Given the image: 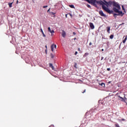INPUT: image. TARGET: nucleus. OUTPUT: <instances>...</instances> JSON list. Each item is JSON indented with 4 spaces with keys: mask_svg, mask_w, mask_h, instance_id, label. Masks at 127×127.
Segmentation results:
<instances>
[{
    "mask_svg": "<svg viewBox=\"0 0 127 127\" xmlns=\"http://www.w3.org/2000/svg\"><path fill=\"white\" fill-rule=\"evenodd\" d=\"M41 32H42L43 37H46V35H45V34H44V32H43V30L42 28L40 29Z\"/></svg>",
    "mask_w": 127,
    "mask_h": 127,
    "instance_id": "obj_15",
    "label": "nucleus"
},
{
    "mask_svg": "<svg viewBox=\"0 0 127 127\" xmlns=\"http://www.w3.org/2000/svg\"><path fill=\"white\" fill-rule=\"evenodd\" d=\"M127 37H125V38L123 40V43H126V41H127Z\"/></svg>",
    "mask_w": 127,
    "mask_h": 127,
    "instance_id": "obj_22",
    "label": "nucleus"
},
{
    "mask_svg": "<svg viewBox=\"0 0 127 127\" xmlns=\"http://www.w3.org/2000/svg\"><path fill=\"white\" fill-rule=\"evenodd\" d=\"M111 83H112V81H109L108 82V84H111Z\"/></svg>",
    "mask_w": 127,
    "mask_h": 127,
    "instance_id": "obj_42",
    "label": "nucleus"
},
{
    "mask_svg": "<svg viewBox=\"0 0 127 127\" xmlns=\"http://www.w3.org/2000/svg\"><path fill=\"white\" fill-rule=\"evenodd\" d=\"M105 11H106V12H108V13H110V14H111V13H112V14H114V11L113 10H111L109 8L107 7L105 8Z\"/></svg>",
    "mask_w": 127,
    "mask_h": 127,
    "instance_id": "obj_4",
    "label": "nucleus"
},
{
    "mask_svg": "<svg viewBox=\"0 0 127 127\" xmlns=\"http://www.w3.org/2000/svg\"><path fill=\"white\" fill-rule=\"evenodd\" d=\"M69 7L71 8H75V6L73 4L69 5Z\"/></svg>",
    "mask_w": 127,
    "mask_h": 127,
    "instance_id": "obj_20",
    "label": "nucleus"
},
{
    "mask_svg": "<svg viewBox=\"0 0 127 127\" xmlns=\"http://www.w3.org/2000/svg\"><path fill=\"white\" fill-rule=\"evenodd\" d=\"M49 127H54V126L53 125H51V126H50Z\"/></svg>",
    "mask_w": 127,
    "mask_h": 127,
    "instance_id": "obj_43",
    "label": "nucleus"
},
{
    "mask_svg": "<svg viewBox=\"0 0 127 127\" xmlns=\"http://www.w3.org/2000/svg\"><path fill=\"white\" fill-rule=\"evenodd\" d=\"M85 92H86V90H84L82 93H85Z\"/></svg>",
    "mask_w": 127,
    "mask_h": 127,
    "instance_id": "obj_44",
    "label": "nucleus"
},
{
    "mask_svg": "<svg viewBox=\"0 0 127 127\" xmlns=\"http://www.w3.org/2000/svg\"><path fill=\"white\" fill-rule=\"evenodd\" d=\"M56 14V13L54 12H52V14H53V15H54Z\"/></svg>",
    "mask_w": 127,
    "mask_h": 127,
    "instance_id": "obj_31",
    "label": "nucleus"
},
{
    "mask_svg": "<svg viewBox=\"0 0 127 127\" xmlns=\"http://www.w3.org/2000/svg\"><path fill=\"white\" fill-rule=\"evenodd\" d=\"M107 71H111V68H107Z\"/></svg>",
    "mask_w": 127,
    "mask_h": 127,
    "instance_id": "obj_32",
    "label": "nucleus"
},
{
    "mask_svg": "<svg viewBox=\"0 0 127 127\" xmlns=\"http://www.w3.org/2000/svg\"><path fill=\"white\" fill-rule=\"evenodd\" d=\"M89 26L91 29H94V28H95V26L94 25V24H93V23L90 22L89 23Z\"/></svg>",
    "mask_w": 127,
    "mask_h": 127,
    "instance_id": "obj_9",
    "label": "nucleus"
},
{
    "mask_svg": "<svg viewBox=\"0 0 127 127\" xmlns=\"http://www.w3.org/2000/svg\"><path fill=\"white\" fill-rule=\"evenodd\" d=\"M48 30L49 32H50L51 31V29L50 28V27H49L48 28Z\"/></svg>",
    "mask_w": 127,
    "mask_h": 127,
    "instance_id": "obj_26",
    "label": "nucleus"
},
{
    "mask_svg": "<svg viewBox=\"0 0 127 127\" xmlns=\"http://www.w3.org/2000/svg\"><path fill=\"white\" fill-rule=\"evenodd\" d=\"M70 16H72V14H70Z\"/></svg>",
    "mask_w": 127,
    "mask_h": 127,
    "instance_id": "obj_51",
    "label": "nucleus"
},
{
    "mask_svg": "<svg viewBox=\"0 0 127 127\" xmlns=\"http://www.w3.org/2000/svg\"><path fill=\"white\" fill-rule=\"evenodd\" d=\"M49 67L50 68H51L52 70H54V66L52 64L49 63Z\"/></svg>",
    "mask_w": 127,
    "mask_h": 127,
    "instance_id": "obj_14",
    "label": "nucleus"
},
{
    "mask_svg": "<svg viewBox=\"0 0 127 127\" xmlns=\"http://www.w3.org/2000/svg\"><path fill=\"white\" fill-rule=\"evenodd\" d=\"M88 55H89V53H85V54H84V55H83V57H87V56H88Z\"/></svg>",
    "mask_w": 127,
    "mask_h": 127,
    "instance_id": "obj_21",
    "label": "nucleus"
},
{
    "mask_svg": "<svg viewBox=\"0 0 127 127\" xmlns=\"http://www.w3.org/2000/svg\"><path fill=\"white\" fill-rule=\"evenodd\" d=\"M73 35H76V32H73Z\"/></svg>",
    "mask_w": 127,
    "mask_h": 127,
    "instance_id": "obj_37",
    "label": "nucleus"
},
{
    "mask_svg": "<svg viewBox=\"0 0 127 127\" xmlns=\"http://www.w3.org/2000/svg\"><path fill=\"white\" fill-rule=\"evenodd\" d=\"M110 39H113L114 38V35L112 34L110 36Z\"/></svg>",
    "mask_w": 127,
    "mask_h": 127,
    "instance_id": "obj_25",
    "label": "nucleus"
},
{
    "mask_svg": "<svg viewBox=\"0 0 127 127\" xmlns=\"http://www.w3.org/2000/svg\"><path fill=\"white\" fill-rule=\"evenodd\" d=\"M77 54H78V52H75L74 55H76Z\"/></svg>",
    "mask_w": 127,
    "mask_h": 127,
    "instance_id": "obj_35",
    "label": "nucleus"
},
{
    "mask_svg": "<svg viewBox=\"0 0 127 127\" xmlns=\"http://www.w3.org/2000/svg\"><path fill=\"white\" fill-rule=\"evenodd\" d=\"M99 105L98 107L102 109V108H104V105L105 104L104 103V101L99 100L98 101Z\"/></svg>",
    "mask_w": 127,
    "mask_h": 127,
    "instance_id": "obj_2",
    "label": "nucleus"
},
{
    "mask_svg": "<svg viewBox=\"0 0 127 127\" xmlns=\"http://www.w3.org/2000/svg\"><path fill=\"white\" fill-rule=\"evenodd\" d=\"M62 35L63 37H65V36H66V32H65V31H63Z\"/></svg>",
    "mask_w": 127,
    "mask_h": 127,
    "instance_id": "obj_16",
    "label": "nucleus"
},
{
    "mask_svg": "<svg viewBox=\"0 0 127 127\" xmlns=\"http://www.w3.org/2000/svg\"><path fill=\"white\" fill-rule=\"evenodd\" d=\"M120 9L119 8H117L116 7H114L113 10L115 12H116V13L118 14H114L115 15H117L118 16H123L124 14H125V13L123 12L122 11H120Z\"/></svg>",
    "mask_w": 127,
    "mask_h": 127,
    "instance_id": "obj_1",
    "label": "nucleus"
},
{
    "mask_svg": "<svg viewBox=\"0 0 127 127\" xmlns=\"http://www.w3.org/2000/svg\"><path fill=\"white\" fill-rule=\"evenodd\" d=\"M101 51H104V49H102Z\"/></svg>",
    "mask_w": 127,
    "mask_h": 127,
    "instance_id": "obj_48",
    "label": "nucleus"
},
{
    "mask_svg": "<svg viewBox=\"0 0 127 127\" xmlns=\"http://www.w3.org/2000/svg\"><path fill=\"white\" fill-rule=\"evenodd\" d=\"M86 1L88 2V3H95L96 0H85Z\"/></svg>",
    "mask_w": 127,
    "mask_h": 127,
    "instance_id": "obj_7",
    "label": "nucleus"
},
{
    "mask_svg": "<svg viewBox=\"0 0 127 127\" xmlns=\"http://www.w3.org/2000/svg\"><path fill=\"white\" fill-rule=\"evenodd\" d=\"M117 95H119V93H117Z\"/></svg>",
    "mask_w": 127,
    "mask_h": 127,
    "instance_id": "obj_53",
    "label": "nucleus"
},
{
    "mask_svg": "<svg viewBox=\"0 0 127 127\" xmlns=\"http://www.w3.org/2000/svg\"><path fill=\"white\" fill-rule=\"evenodd\" d=\"M106 28H107V32H108L109 34L111 33V27L108 26V27H107Z\"/></svg>",
    "mask_w": 127,
    "mask_h": 127,
    "instance_id": "obj_11",
    "label": "nucleus"
},
{
    "mask_svg": "<svg viewBox=\"0 0 127 127\" xmlns=\"http://www.w3.org/2000/svg\"><path fill=\"white\" fill-rule=\"evenodd\" d=\"M115 14H118V13H113V16L115 17V18H117V15H115Z\"/></svg>",
    "mask_w": 127,
    "mask_h": 127,
    "instance_id": "obj_24",
    "label": "nucleus"
},
{
    "mask_svg": "<svg viewBox=\"0 0 127 127\" xmlns=\"http://www.w3.org/2000/svg\"><path fill=\"white\" fill-rule=\"evenodd\" d=\"M43 7L44 8H46V7H48V5L43 6Z\"/></svg>",
    "mask_w": 127,
    "mask_h": 127,
    "instance_id": "obj_29",
    "label": "nucleus"
},
{
    "mask_svg": "<svg viewBox=\"0 0 127 127\" xmlns=\"http://www.w3.org/2000/svg\"><path fill=\"white\" fill-rule=\"evenodd\" d=\"M123 99H124V100H125V101H126V100H127V99L126 98V96H124V97L123 98Z\"/></svg>",
    "mask_w": 127,
    "mask_h": 127,
    "instance_id": "obj_36",
    "label": "nucleus"
},
{
    "mask_svg": "<svg viewBox=\"0 0 127 127\" xmlns=\"http://www.w3.org/2000/svg\"><path fill=\"white\" fill-rule=\"evenodd\" d=\"M12 3H13V2H9L8 3V5H9V7H12Z\"/></svg>",
    "mask_w": 127,
    "mask_h": 127,
    "instance_id": "obj_17",
    "label": "nucleus"
},
{
    "mask_svg": "<svg viewBox=\"0 0 127 127\" xmlns=\"http://www.w3.org/2000/svg\"><path fill=\"white\" fill-rule=\"evenodd\" d=\"M50 11V8L48 10L47 12H49Z\"/></svg>",
    "mask_w": 127,
    "mask_h": 127,
    "instance_id": "obj_39",
    "label": "nucleus"
},
{
    "mask_svg": "<svg viewBox=\"0 0 127 127\" xmlns=\"http://www.w3.org/2000/svg\"><path fill=\"white\" fill-rule=\"evenodd\" d=\"M103 59H104V57H101V60L102 61V60H103Z\"/></svg>",
    "mask_w": 127,
    "mask_h": 127,
    "instance_id": "obj_40",
    "label": "nucleus"
},
{
    "mask_svg": "<svg viewBox=\"0 0 127 127\" xmlns=\"http://www.w3.org/2000/svg\"><path fill=\"white\" fill-rule=\"evenodd\" d=\"M124 24H125V23H122V24H120L119 25V26H121V25H124Z\"/></svg>",
    "mask_w": 127,
    "mask_h": 127,
    "instance_id": "obj_33",
    "label": "nucleus"
},
{
    "mask_svg": "<svg viewBox=\"0 0 127 127\" xmlns=\"http://www.w3.org/2000/svg\"><path fill=\"white\" fill-rule=\"evenodd\" d=\"M118 97L120 98V100H121V102L127 103V101H126L125 99L124 98L122 97L121 96L118 95Z\"/></svg>",
    "mask_w": 127,
    "mask_h": 127,
    "instance_id": "obj_8",
    "label": "nucleus"
},
{
    "mask_svg": "<svg viewBox=\"0 0 127 127\" xmlns=\"http://www.w3.org/2000/svg\"><path fill=\"white\" fill-rule=\"evenodd\" d=\"M99 13L101 15V16H103V17H106V16H107L106 14L104 13V12H103V10L99 11Z\"/></svg>",
    "mask_w": 127,
    "mask_h": 127,
    "instance_id": "obj_6",
    "label": "nucleus"
},
{
    "mask_svg": "<svg viewBox=\"0 0 127 127\" xmlns=\"http://www.w3.org/2000/svg\"><path fill=\"white\" fill-rule=\"evenodd\" d=\"M122 9L123 10H124V11L126 12V9H125V7L123 8Z\"/></svg>",
    "mask_w": 127,
    "mask_h": 127,
    "instance_id": "obj_34",
    "label": "nucleus"
},
{
    "mask_svg": "<svg viewBox=\"0 0 127 127\" xmlns=\"http://www.w3.org/2000/svg\"><path fill=\"white\" fill-rule=\"evenodd\" d=\"M107 59V58H105V59H104V60H106Z\"/></svg>",
    "mask_w": 127,
    "mask_h": 127,
    "instance_id": "obj_52",
    "label": "nucleus"
},
{
    "mask_svg": "<svg viewBox=\"0 0 127 127\" xmlns=\"http://www.w3.org/2000/svg\"><path fill=\"white\" fill-rule=\"evenodd\" d=\"M99 85H100V86H102V87H105V83H104V82L99 83Z\"/></svg>",
    "mask_w": 127,
    "mask_h": 127,
    "instance_id": "obj_18",
    "label": "nucleus"
},
{
    "mask_svg": "<svg viewBox=\"0 0 127 127\" xmlns=\"http://www.w3.org/2000/svg\"><path fill=\"white\" fill-rule=\"evenodd\" d=\"M66 17H67V15H66Z\"/></svg>",
    "mask_w": 127,
    "mask_h": 127,
    "instance_id": "obj_54",
    "label": "nucleus"
},
{
    "mask_svg": "<svg viewBox=\"0 0 127 127\" xmlns=\"http://www.w3.org/2000/svg\"><path fill=\"white\" fill-rule=\"evenodd\" d=\"M114 4V2H113L112 0H110L108 1V6H111Z\"/></svg>",
    "mask_w": 127,
    "mask_h": 127,
    "instance_id": "obj_12",
    "label": "nucleus"
},
{
    "mask_svg": "<svg viewBox=\"0 0 127 127\" xmlns=\"http://www.w3.org/2000/svg\"><path fill=\"white\" fill-rule=\"evenodd\" d=\"M89 45H92V43H91V42H90V43H89Z\"/></svg>",
    "mask_w": 127,
    "mask_h": 127,
    "instance_id": "obj_46",
    "label": "nucleus"
},
{
    "mask_svg": "<svg viewBox=\"0 0 127 127\" xmlns=\"http://www.w3.org/2000/svg\"><path fill=\"white\" fill-rule=\"evenodd\" d=\"M104 5H106L107 7H109V2L107 1L106 0H104Z\"/></svg>",
    "mask_w": 127,
    "mask_h": 127,
    "instance_id": "obj_13",
    "label": "nucleus"
},
{
    "mask_svg": "<svg viewBox=\"0 0 127 127\" xmlns=\"http://www.w3.org/2000/svg\"><path fill=\"white\" fill-rule=\"evenodd\" d=\"M74 40H76V39H77V38H74Z\"/></svg>",
    "mask_w": 127,
    "mask_h": 127,
    "instance_id": "obj_47",
    "label": "nucleus"
},
{
    "mask_svg": "<svg viewBox=\"0 0 127 127\" xmlns=\"http://www.w3.org/2000/svg\"><path fill=\"white\" fill-rule=\"evenodd\" d=\"M99 3L101 5H102L103 9L105 10L106 8H107V7L105 6V2L104 1L101 0L100 1H99Z\"/></svg>",
    "mask_w": 127,
    "mask_h": 127,
    "instance_id": "obj_3",
    "label": "nucleus"
},
{
    "mask_svg": "<svg viewBox=\"0 0 127 127\" xmlns=\"http://www.w3.org/2000/svg\"><path fill=\"white\" fill-rule=\"evenodd\" d=\"M113 6L117 7V8H119V9H121V6L120 4H118V3L116 2L115 1H113Z\"/></svg>",
    "mask_w": 127,
    "mask_h": 127,
    "instance_id": "obj_5",
    "label": "nucleus"
},
{
    "mask_svg": "<svg viewBox=\"0 0 127 127\" xmlns=\"http://www.w3.org/2000/svg\"><path fill=\"white\" fill-rule=\"evenodd\" d=\"M46 49H47V46H45Z\"/></svg>",
    "mask_w": 127,
    "mask_h": 127,
    "instance_id": "obj_50",
    "label": "nucleus"
},
{
    "mask_svg": "<svg viewBox=\"0 0 127 127\" xmlns=\"http://www.w3.org/2000/svg\"><path fill=\"white\" fill-rule=\"evenodd\" d=\"M87 6L88 7V8H91V5L90 4H87Z\"/></svg>",
    "mask_w": 127,
    "mask_h": 127,
    "instance_id": "obj_27",
    "label": "nucleus"
},
{
    "mask_svg": "<svg viewBox=\"0 0 127 127\" xmlns=\"http://www.w3.org/2000/svg\"><path fill=\"white\" fill-rule=\"evenodd\" d=\"M18 3V0H17L16 1V4H17Z\"/></svg>",
    "mask_w": 127,
    "mask_h": 127,
    "instance_id": "obj_41",
    "label": "nucleus"
},
{
    "mask_svg": "<svg viewBox=\"0 0 127 127\" xmlns=\"http://www.w3.org/2000/svg\"><path fill=\"white\" fill-rule=\"evenodd\" d=\"M78 51H81V49H80V48H78Z\"/></svg>",
    "mask_w": 127,
    "mask_h": 127,
    "instance_id": "obj_38",
    "label": "nucleus"
},
{
    "mask_svg": "<svg viewBox=\"0 0 127 127\" xmlns=\"http://www.w3.org/2000/svg\"><path fill=\"white\" fill-rule=\"evenodd\" d=\"M56 47H57L56 45H52V46H51V50H52V51L53 52L54 50V48H56Z\"/></svg>",
    "mask_w": 127,
    "mask_h": 127,
    "instance_id": "obj_10",
    "label": "nucleus"
},
{
    "mask_svg": "<svg viewBox=\"0 0 127 127\" xmlns=\"http://www.w3.org/2000/svg\"><path fill=\"white\" fill-rule=\"evenodd\" d=\"M115 127H120V125H119V124H115Z\"/></svg>",
    "mask_w": 127,
    "mask_h": 127,
    "instance_id": "obj_28",
    "label": "nucleus"
},
{
    "mask_svg": "<svg viewBox=\"0 0 127 127\" xmlns=\"http://www.w3.org/2000/svg\"><path fill=\"white\" fill-rule=\"evenodd\" d=\"M125 7H124V5H122V8H124Z\"/></svg>",
    "mask_w": 127,
    "mask_h": 127,
    "instance_id": "obj_49",
    "label": "nucleus"
},
{
    "mask_svg": "<svg viewBox=\"0 0 127 127\" xmlns=\"http://www.w3.org/2000/svg\"><path fill=\"white\" fill-rule=\"evenodd\" d=\"M51 58H52V59H54L55 58V56L52 53L51 54Z\"/></svg>",
    "mask_w": 127,
    "mask_h": 127,
    "instance_id": "obj_19",
    "label": "nucleus"
},
{
    "mask_svg": "<svg viewBox=\"0 0 127 127\" xmlns=\"http://www.w3.org/2000/svg\"><path fill=\"white\" fill-rule=\"evenodd\" d=\"M74 68H77V64H75L74 65Z\"/></svg>",
    "mask_w": 127,
    "mask_h": 127,
    "instance_id": "obj_30",
    "label": "nucleus"
},
{
    "mask_svg": "<svg viewBox=\"0 0 127 127\" xmlns=\"http://www.w3.org/2000/svg\"><path fill=\"white\" fill-rule=\"evenodd\" d=\"M50 32L51 33V35L52 36L53 35V33H54V30H51Z\"/></svg>",
    "mask_w": 127,
    "mask_h": 127,
    "instance_id": "obj_23",
    "label": "nucleus"
},
{
    "mask_svg": "<svg viewBox=\"0 0 127 127\" xmlns=\"http://www.w3.org/2000/svg\"><path fill=\"white\" fill-rule=\"evenodd\" d=\"M45 52H46V54H47V50H45Z\"/></svg>",
    "mask_w": 127,
    "mask_h": 127,
    "instance_id": "obj_45",
    "label": "nucleus"
}]
</instances>
